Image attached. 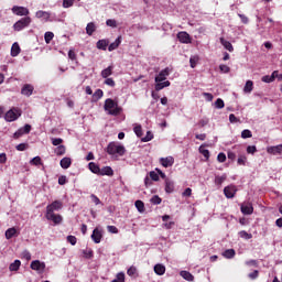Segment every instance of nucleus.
<instances>
[{
  "instance_id": "nucleus-1",
  "label": "nucleus",
  "mask_w": 282,
  "mask_h": 282,
  "mask_svg": "<svg viewBox=\"0 0 282 282\" xmlns=\"http://www.w3.org/2000/svg\"><path fill=\"white\" fill-rule=\"evenodd\" d=\"M58 210H63V202L61 200H54L46 206L45 218L47 221H53L54 226L63 224V216L61 214H56Z\"/></svg>"
},
{
  "instance_id": "nucleus-2",
  "label": "nucleus",
  "mask_w": 282,
  "mask_h": 282,
  "mask_svg": "<svg viewBox=\"0 0 282 282\" xmlns=\"http://www.w3.org/2000/svg\"><path fill=\"white\" fill-rule=\"evenodd\" d=\"M171 75V68L165 67L162 69L154 78V89L155 91H162L165 87H171V82L166 80L169 76Z\"/></svg>"
},
{
  "instance_id": "nucleus-3",
  "label": "nucleus",
  "mask_w": 282,
  "mask_h": 282,
  "mask_svg": "<svg viewBox=\"0 0 282 282\" xmlns=\"http://www.w3.org/2000/svg\"><path fill=\"white\" fill-rule=\"evenodd\" d=\"M108 155H117L118 158H122L127 153V149L119 142H110L107 147Z\"/></svg>"
},
{
  "instance_id": "nucleus-4",
  "label": "nucleus",
  "mask_w": 282,
  "mask_h": 282,
  "mask_svg": "<svg viewBox=\"0 0 282 282\" xmlns=\"http://www.w3.org/2000/svg\"><path fill=\"white\" fill-rule=\"evenodd\" d=\"M104 109L105 111H108L109 116H120L122 112V108H120L118 102L113 101L111 98L106 99Z\"/></svg>"
},
{
  "instance_id": "nucleus-5",
  "label": "nucleus",
  "mask_w": 282,
  "mask_h": 282,
  "mask_svg": "<svg viewBox=\"0 0 282 282\" xmlns=\"http://www.w3.org/2000/svg\"><path fill=\"white\" fill-rule=\"evenodd\" d=\"M20 116H22L21 109L12 107L10 110L6 112L4 120L6 122H15V120H19Z\"/></svg>"
},
{
  "instance_id": "nucleus-6",
  "label": "nucleus",
  "mask_w": 282,
  "mask_h": 282,
  "mask_svg": "<svg viewBox=\"0 0 282 282\" xmlns=\"http://www.w3.org/2000/svg\"><path fill=\"white\" fill-rule=\"evenodd\" d=\"M30 23H32L31 17L22 18L13 24V30L15 32H21V30H25V28H30Z\"/></svg>"
},
{
  "instance_id": "nucleus-7",
  "label": "nucleus",
  "mask_w": 282,
  "mask_h": 282,
  "mask_svg": "<svg viewBox=\"0 0 282 282\" xmlns=\"http://www.w3.org/2000/svg\"><path fill=\"white\" fill-rule=\"evenodd\" d=\"M36 19H44V21H56V13L40 10L35 13Z\"/></svg>"
},
{
  "instance_id": "nucleus-8",
  "label": "nucleus",
  "mask_w": 282,
  "mask_h": 282,
  "mask_svg": "<svg viewBox=\"0 0 282 282\" xmlns=\"http://www.w3.org/2000/svg\"><path fill=\"white\" fill-rule=\"evenodd\" d=\"M17 17H28L30 14V9L25 7L13 6L11 9Z\"/></svg>"
},
{
  "instance_id": "nucleus-9",
  "label": "nucleus",
  "mask_w": 282,
  "mask_h": 282,
  "mask_svg": "<svg viewBox=\"0 0 282 282\" xmlns=\"http://www.w3.org/2000/svg\"><path fill=\"white\" fill-rule=\"evenodd\" d=\"M224 194L227 199H232L235 195L237 194V186L235 185H228L224 188Z\"/></svg>"
},
{
  "instance_id": "nucleus-10",
  "label": "nucleus",
  "mask_w": 282,
  "mask_h": 282,
  "mask_svg": "<svg viewBox=\"0 0 282 282\" xmlns=\"http://www.w3.org/2000/svg\"><path fill=\"white\" fill-rule=\"evenodd\" d=\"M240 210L242 215H252V213H254V207H252V203L247 202L240 205Z\"/></svg>"
},
{
  "instance_id": "nucleus-11",
  "label": "nucleus",
  "mask_w": 282,
  "mask_h": 282,
  "mask_svg": "<svg viewBox=\"0 0 282 282\" xmlns=\"http://www.w3.org/2000/svg\"><path fill=\"white\" fill-rule=\"evenodd\" d=\"M159 162L161 165H163L164 169H170V166H173L175 164V158L173 156L161 158Z\"/></svg>"
},
{
  "instance_id": "nucleus-12",
  "label": "nucleus",
  "mask_w": 282,
  "mask_h": 282,
  "mask_svg": "<svg viewBox=\"0 0 282 282\" xmlns=\"http://www.w3.org/2000/svg\"><path fill=\"white\" fill-rule=\"evenodd\" d=\"M267 153H269V155H281L282 154V144L268 147Z\"/></svg>"
},
{
  "instance_id": "nucleus-13",
  "label": "nucleus",
  "mask_w": 282,
  "mask_h": 282,
  "mask_svg": "<svg viewBox=\"0 0 282 282\" xmlns=\"http://www.w3.org/2000/svg\"><path fill=\"white\" fill-rule=\"evenodd\" d=\"M31 270H35V272H44L45 271V262H40L39 260L32 261Z\"/></svg>"
},
{
  "instance_id": "nucleus-14",
  "label": "nucleus",
  "mask_w": 282,
  "mask_h": 282,
  "mask_svg": "<svg viewBox=\"0 0 282 282\" xmlns=\"http://www.w3.org/2000/svg\"><path fill=\"white\" fill-rule=\"evenodd\" d=\"M91 239H93L94 243H100V241H102V230H100L98 227H96L93 230Z\"/></svg>"
},
{
  "instance_id": "nucleus-15",
  "label": "nucleus",
  "mask_w": 282,
  "mask_h": 282,
  "mask_svg": "<svg viewBox=\"0 0 282 282\" xmlns=\"http://www.w3.org/2000/svg\"><path fill=\"white\" fill-rule=\"evenodd\" d=\"M177 39H178L180 43H185V44L191 43V35L185 31L178 32Z\"/></svg>"
},
{
  "instance_id": "nucleus-16",
  "label": "nucleus",
  "mask_w": 282,
  "mask_h": 282,
  "mask_svg": "<svg viewBox=\"0 0 282 282\" xmlns=\"http://www.w3.org/2000/svg\"><path fill=\"white\" fill-rule=\"evenodd\" d=\"M169 219H171L170 215L162 216V221H164V224L162 226H163V228H165V230H171V228H173V226H175V221H169Z\"/></svg>"
},
{
  "instance_id": "nucleus-17",
  "label": "nucleus",
  "mask_w": 282,
  "mask_h": 282,
  "mask_svg": "<svg viewBox=\"0 0 282 282\" xmlns=\"http://www.w3.org/2000/svg\"><path fill=\"white\" fill-rule=\"evenodd\" d=\"M173 191H175V182H173V180L171 178H165V193H167V195H171Z\"/></svg>"
},
{
  "instance_id": "nucleus-18",
  "label": "nucleus",
  "mask_w": 282,
  "mask_h": 282,
  "mask_svg": "<svg viewBox=\"0 0 282 282\" xmlns=\"http://www.w3.org/2000/svg\"><path fill=\"white\" fill-rule=\"evenodd\" d=\"M34 93V86L26 84L22 87L21 94L22 96H28L30 97Z\"/></svg>"
},
{
  "instance_id": "nucleus-19",
  "label": "nucleus",
  "mask_w": 282,
  "mask_h": 282,
  "mask_svg": "<svg viewBox=\"0 0 282 282\" xmlns=\"http://www.w3.org/2000/svg\"><path fill=\"white\" fill-rule=\"evenodd\" d=\"M98 175H107L108 177L113 176V169L111 166H104L99 167V174Z\"/></svg>"
},
{
  "instance_id": "nucleus-20",
  "label": "nucleus",
  "mask_w": 282,
  "mask_h": 282,
  "mask_svg": "<svg viewBox=\"0 0 282 282\" xmlns=\"http://www.w3.org/2000/svg\"><path fill=\"white\" fill-rule=\"evenodd\" d=\"M120 43H122V36H118L115 42H112L111 44H109L108 46V51L109 52H113V50H118V47H120Z\"/></svg>"
},
{
  "instance_id": "nucleus-21",
  "label": "nucleus",
  "mask_w": 282,
  "mask_h": 282,
  "mask_svg": "<svg viewBox=\"0 0 282 282\" xmlns=\"http://www.w3.org/2000/svg\"><path fill=\"white\" fill-rule=\"evenodd\" d=\"M220 44L227 50L228 52H235V47L232 46V43H230L228 40L220 37Z\"/></svg>"
},
{
  "instance_id": "nucleus-22",
  "label": "nucleus",
  "mask_w": 282,
  "mask_h": 282,
  "mask_svg": "<svg viewBox=\"0 0 282 282\" xmlns=\"http://www.w3.org/2000/svg\"><path fill=\"white\" fill-rule=\"evenodd\" d=\"M113 74V66L110 65L100 73L101 78H109Z\"/></svg>"
},
{
  "instance_id": "nucleus-23",
  "label": "nucleus",
  "mask_w": 282,
  "mask_h": 282,
  "mask_svg": "<svg viewBox=\"0 0 282 282\" xmlns=\"http://www.w3.org/2000/svg\"><path fill=\"white\" fill-rule=\"evenodd\" d=\"M180 275L182 276V279H184L185 281H195V276L193 275V273L188 272V271H181Z\"/></svg>"
},
{
  "instance_id": "nucleus-24",
  "label": "nucleus",
  "mask_w": 282,
  "mask_h": 282,
  "mask_svg": "<svg viewBox=\"0 0 282 282\" xmlns=\"http://www.w3.org/2000/svg\"><path fill=\"white\" fill-rule=\"evenodd\" d=\"M88 169L95 175H99V173H100V166L98 164H96L95 162H90L88 164Z\"/></svg>"
},
{
  "instance_id": "nucleus-25",
  "label": "nucleus",
  "mask_w": 282,
  "mask_h": 282,
  "mask_svg": "<svg viewBox=\"0 0 282 282\" xmlns=\"http://www.w3.org/2000/svg\"><path fill=\"white\" fill-rule=\"evenodd\" d=\"M154 272L159 276H162L166 272V267H164L163 264H155L154 265Z\"/></svg>"
},
{
  "instance_id": "nucleus-26",
  "label": "nucleus",
  "mask_w": 282,
  "mask_h": 282,
  "mask_svg": "<svg viewBox=\"0 0 282 282\" xmlns=\"http://www.w3.org/2000/svg\"><path fill=\"white\" fill-rule=\"evenodd\" d=\"M253 89H254V83H252V80H247L243 87L245 94H252Z\"/></svg>"
},
{
  "instance_id": "nucleus-27",
  "label": "nucleus",
  "mask_w": 282,
  "mask_h": 282,
  "mask_svg": "<svg viewBox=\"0 0 282 282\" xmlns=\"http://www.w3.org/2000/svg\"><path fill=\"white\" fill-rule=\"evenodd\" d=\"M62 169H69L72 166V159L70 158H63L59 162Z\"/></svg>"
},
{
  "instance_id": "nucleus-28",
  "label": "nucleus",
  "mask_w": 282,
  "mask_h": 282,
  "mask_svg": "<svg viewBox=\"0 0 282 282\" xmlns=\"http://www.w3.org/2000/svg\"><path fill=\"white\" fill-rule=\"evenodd\" d=\"M108 46H109V40H99L97 42V50L106 51Z\"/></svg>"
},
{
  "instance_id": "nucleus-29",
  "label": "nucleus",
  "mask_w": 282,
  "mask_h": 282,
  "mask_svg": "<svg viewBox=\"0 0 282 282\" xmlns=\"http://www.w3.org/2000/svg\"><path fill=\"white\" fill-rule=\"evenodd\" d=\"M6 239H12L13 237H17V228L12 227L6 230Z\"/></svg>"
},
{
  "instance_id": "nucleus-30",
  "label": "nucleus",
  "mask_w": 282,
  "mask_h": 282,
  "mask_svg": "<svg viewBox=\"0 0 282 282\" xmlns=\"http://www.w3.org/2000/svg\"><path fill=\"white\" fill-rule=\"evenodd\" d=\"M18 54H21V46H19V43H13L11 47V56L15 57Z\"/></svg>"
},
{
  "instance_id": "nucleus-31",
  "label": "nucleus",
  "mask_w": 282,
  "mask_h": 282,
  "mask_svg": "<svg viewBox=\"0 0 282 282\" xmlns=\"http://www.w3.org/2000/svg\"><path fill=\"white\" fill-rule=\"evenodd\" d=\"M235 254H237L235 249H227L223 252V257H225V259H235Z\"/></svg>"
},
{
  "instance_id": "nucleus-32",
  "label": "nucleus",
  "mask_w": 282,
  "mask_h": 282,
  "mask_svg": "<svg viewBox=\"0 0 282 282\" xmlns=\"http://www.w3.org/2000/svg\"><path fill=\"white\" fill-rule=\"evenodd\" d=\"M95 31H96V23L89 22L86 26V34H88V36H91Z\"/></svg>"
},
{
  "instance_id": "nucleus-33",
  "label": "nucleus",
  "mask_w": 282,
  "mask_h": 282,
  "mask_svg": "<svg viewBox=\"0 0 282 282\" xmlns=\"http://www.w3.org/2000/svg\"><path fill=\"white\" fill-rule=\"evenodd\" d=\"M20 268H21V260H14V262L9 265L10 272H17Z\"/></svg>"
},
{
  "instance_id": "nucleus-34",
  "label": "nucleus",
  "mask_w": 282,
  "mask_h": 282,
  "mask_svg": "<svg viewBox=\"0 0 282 282\" xmlns=\"http://www.w3.org/2000/svg\"><path fill=\"white\" fill-rule=\"evenodd\" d=\"M227 175L226 174H223L221 176L217 175L215 176V184L216 186H221L225 182V180H227Z\"/></svg>"
},
{
  "instance_id": "nucleus-35",
  "label": "nucleus",
  "mask_w": 282,
  "mask_h": 282,
  "mask_svg": "<svg viewBox=\"0 0 282 282\" xmlns=\"http://www.w3.org/2000/svg\"><path fill=\"white\" fill-rule=\"evenodd\" d=\"M197 63H199V56H197V55L191 56L189 65H191L192 69H195L197 67Z\"/></svg>"
},
{
  "instance_id": "nucleus-36",
  "label": "nucleus",
  "mask_w": 282,
  "mask_h": 282,
  "mask_svg": "<svg viewBox=\"0 0 282 282\" xmlns=\"http://www.w3.org/2000/svg\"><path fill=\"white\" fill-rule=\"evenodd\" d=\"M199 153L203 154V156L205 158V160H209L210 158V151L206 150L204 148V145H200L199 149H198Z\"/></svg>"
},
{
  "instance_id": "nucleus-37",
  "label": "nucleus",
  "mask_w": 282,
  "mask_h": 282,
  "mask_svg": "<svg viewBox=\"0 0 282 282\" xmlns=\"http://www.w3.org/2000/svg\"><path fill=\"white\" fill-rule=\"evenodd\" d=\"M127 274H128V276H132V278H135V276H138V268H135V267H130L129 269H128V271H127Z\"/></svg>"
},
{
  "instance_id": "nucleus-38",
  "label": "nucleus",
  "mask_w": 282,
  "mask_h": 282,
  "mask_svg": "<svg viewBox=\"0 0 282 282\" xmlns=\"http://www.w3.org/2000/svg\"><path fill=\"white\" fill-rule=\"evenodd\" d=\"M134 206L139 213H144V202L135 200Z\"/></svg>"
},
{
  "instance_id": "nucleus-39",
  "label": "nucleus",
  "mask_w": 282,
  "mask_h": 282,
  "mask_svg": "<svg viewBox=\"0 0 282 282\" xmlns=\"http://www.w3.org/2000/svg\"><path fill=\"white\" fill-rule=\"evenodd\" d=\"M84 259H93L94 258V250L85 249L83 250Z\"/></svg>"
},
{
  "instance_id": "nucleus-40",
  "label": "nucleus",
  "mask_w": 282,
  "mask_h": 282,
  "mask_svg": "<svg viewBox=\"0 0 282 282\" xmlns=\"http://www.w3.org/2000/svg\"><path fill=\"white\" fill-rule=\"evenodd\" d=\"M66 148L65 145H57L55 149L56 155H65Z\"/></svg>"
},
{
  "instance_id": "nucleus-41",
  "label": "nucleus",
  "mask_w": 282,
  "mask_h": 282,
  "mask_svg": "<svg viewBox=\"0 0 282 282\" xmlns=\"http://www.w3.org/2000/svg\"><path fill=\"white\" fill-rule=\"evenodd\" d=\"M133 131H134L137 138H142V126L141 124H135L133 128Z\"/></svg>"
},
{
  "instance_id": "nucleus-42",
  "label": "nucleus",
  "mask_w": 282,
  "mask_h": 282,
  "mask_svg": "<svg viewBox=\"0 0 282 282\" xmlns=\"http://www.w3.org/2000/svg\"><path fill=\"white\" fill-rule=\"evenodd\" d=\"M153 140V132L148 131L147 134L141 138V142H151Z\"/></svg>"
},
{
  "instance_id": "nucleus-43",
  "label": "nucleus",
  "mask_w": 282,
  "mask_h": 282,
  "mask_svg": "<svg viewBox=\"0 0 282 282\" xmlns=\"http://www.w3.org/2000/svg\"><path fill=\"white\" fill-rule=\"evenodd\" d=\"M151 204H153L154 206H159V204H162V198L158 195L152 196V198L150 199Z\"/></svg>"
},
{
  "instance_id": "nucleus-44",
  "label": "nucleus",
  "mask_w": 282,
  "mask_h": 282,
  "mask_svg": "<svg viewBox=\"0 0 282 282\" xmlns=\"http://www.w3.org/2000/svg\"><path fill=\"white\" fill-rule=\"evenodd\" d=\"M30 164H32L33 166H41V164H43V162L41 161V156H35L30 161Z\"/></svg>"
},
{
  "instance_id": "nucleus-45",
  "label": "nucleus",
  "mask_w": 282,
  "mask_h": 282,
  "mask_svg": "<svg viewBox=\"0 0 282 282\" xmlns=\"http://www.w3.org/2000/svg\"><path fill=\"white\" fill-rule=\"evenodd\" d=\"M245 264L249 268H259V261L257 260H247Z\"/></svg>"
},
{
  "instance_id": "nucleus-46",
  "label": "nucleus",
  "mask_w": 282,
  "mask_h": 282,
  "mask_svg": "<svg viewBox=\"0 0 282 282\" xmlns=\"http://www.w3.org/2000/svg\"><path fill=\"white\" fill-rule=\"evenodd\" d=\"M219 70L221 72V74H230V67L226 64H220Z\"/></svg>"
},
{
  "instance_id": "nucleus-47",
  "label": "nucleus",
  "mask_w": 282,
  "mask_h": 282,
  "mask_svg": "<svg viewBox=\"0 0 282 282\" xmlns=\"http://www.w3.org/2000/svg\"><path fill=\"white\" fill-rule=\"evenodd\" d=\"M246 162H248V158H246V155H240L237 160L239 166H246Z\"/></svg>"
},
{
  "instance_id": "nucleus-48",
  "label": "nucleus",
  "mask_w": 282,
  "mask_h": 282,
  "mask_svg": "<svg viewBox=\"0 0 282 282\" xmlns=\"http://www.w3.org/2000/svg\"><path fill=\"white\" fill-rule=\"evenodd\" d=\"M241 138L243 140H247V138H252V131H250L249 129L242 130Z\"/></svg>"
},
{
  "instance_id": "nucleus-49",
  "label": "nucleus",
  "mask_w": 282,
  "mask_h": 282,
  "mask_svg": "<svg viewBox=\"0 0 282 282\" xmlns=\"http://www.w3.org/2000/svg\"><path fill=\"white\" fill-rule=\"evenodd\" d=\"M248 279H250L251 281H256V279H259V270H253L251 273H249Z\"/></svg>"
},
{
  "instance_id": "nucleus-50",
  "label": "nucleus",
  "mask_w": 282,
  "mask_h": 282,
  "mask_svg": "<svg viewBox=\"0 0 282 282\" xmlns=\"http://www.w3.org/2000/svg\"><path fill=\"white\" fill-rule=\"evenodd\" d=\"M66 241L70 243V246H76L78 239L76 238V236H67Z\"/></svg>"
},
{
  "instance_id": "nucleus-51",
  "label": "nucleus",
  "mask_w": 282,
  "mask_h": 282,
  "mask_svg": "<svg viewBox=\"0 0 282 282\" xmlns=\"http://www.w3.org/2000/svg\"><path fill=\"white\" fill-rule=\"evenodd\" d=\"M150 178L152 180V182H160V174H158L155 171H151Z\"/></svg>"
},
{
  "instance_id": "nucleus-52",
  "label": "nucleus",
  "mask_w": 282,
  "mask_h": 282,
  "mask_svg": "<svg viewBox=\"0 0 282 282\" xmlns=\"http://www.w3.org/2000/svg\"><path fill=\"white\" fill-rule=\"evenodd\" d=\"M52 39H54V33H52V32H46L45 34H44V40H45V43H51L52 42Z\"/></svg>"
},
{
  "instance_id": "nucleus-53",
  "label": "nucleus",
  "mask_w": 282,
  "mask_h": 282,
  "mask_svg": "<svg viewBox=\"0 0 282 282\" xmlns=\"http://www.w3.org/2000/svg\"><path fill=\"white\" fill-rule=\"evenodd\" d=\"M106 25H108V28H118V22L113 19H108Z\"/></svg>"
},
{
  "instance_id": "nucleus-54",
  "label": "nucleus",
  "mask_w": 282,
  "mask_h": 282,
  "mask_svg": "<svg viewBox=\"0 0 282 282\" xmlns=\"http://www.w3.org/2000/svg\"><path fill=\"white\" fill-rule=\"evenodd\" d=\"M51 141H52L53 147H61L63 139L62 138H52Z\"/></svg>"
},
{
  "instance_id": "nucleus-55",
  "label": "nucleus",
  "mask_w": 282,
  "mask_h": 282,
  "mask_svg": "<svg viewBox=\"0 0 282 282\" xmlns=\"http://www.w3.org/2000/svg\"><path fill=\"white\" fill-rule=\"evenodd\" d=\"M94 98H96L97 100H100V98H102V96H105V93L102 91V89H97L95 93H94Z\"/></svg>"
},
{
  "instance_id": "nucleus-56",
  "label": "nucleus",
  "mask_w": 282,
  "mask_h": 282,
  "mask_svg": "<svg viewBox=\"0 0 282 282\" xmlns=\"http://www.w3.org/2000/svg\"><path fill=\"white\" fill-rule=\"evenodd\" d=\"M215 107H216V109H224V107H225L224 100L221 98H218L215 101Z\"/></svg>"
},
{
  "instance_id": "nucleus-57",
  "label": "nucleus",
  "mask_w": 282,
  "mask_h": 282,
  "mask_svg": "<svg viewBox=\"0 0 282 282\" xmlns=\"http://www.w3.org/2000/svg\"><path fill=\"white\" fill-rule=\"evenodd\" d=\"M105 85H108V87H116V82L113 80V78H109L107 77L104 82Z\"/></svg>"
},
{
  "instance_id": "nucleus-58",
  "label": "nucleus",
  "mask_w": 282,
  "mask_h": 282,
  "mask_svg": "<svg viewBox=\"0 0 282 282\" xmlns=\"http://www.w3.org/2000/svg\"><path fill=\"white\" fill-rule=\"evenodd\" d=\"M261 80L262 83H274V77H271V75H264Z\"/></svg>"
},
{
  "instance_id": "nucleus-59",
  "label": "nucleus",
  "mask_w": 282,
  "mask_h": 282,
  "mask_svg": "<svg viewBox=\"0 0 282 282\" xmlns=\"http://www.w3.org/2000/svg\"><path fill=\"white\" fill-rule=\"evenodd\" d=\"M22 130V133L28 134L30 131H32V126L25 124L24 127L20 128Z\"/></svg>"
},
{
  "instance_id": "nucleus-60",
  "label": "nucleus",
  "mask_w": 282,
  "mask_h": 282,
  "mask_svg": "<svg viewBox=\"0 0 282 282\" xmlns=\"http://www.w3.org/2000/svg\"><path fill=\"white\" fill-rule=\"evenodd\" d=\"M58 184H59V186H65V184H67V176H65V175L59 176Z\"/></svg>"
},
{
  "instance_id": "nucleus-61",
  "label": "nucleus",
  "mask_w": 282,
  "mask_h": 282,
  "mask_svg": "<svg viewBox=\"0 0 282 282\" xmlns=\"http://www.w3.org/2000/svg\"><path fill=\"white\" fill-rule=\"evenodd\" d=\"M229 122H231V124H237V122H240V120L234 113H231L229 115Z\"/></svg>"
},
{
  "instance_id": "nucleus-62",
  "label": "nucleus",
  "mask_w": 282,
  "mask_h": 282,
  "mask_svg": "<svg viewBox=\"0 0 282 282\" xmlns=\"http://www.w3.org/2000/svg\"><path fill=\"white\" fill-rule=\"evenodd\" d=\"M115 281L117 282H124V272H120L116 275Z\"/></svg>"
},
{
  "instance_id": "nucleus-63",
  "label": "nucleus",
  "mask_w": 282,
  "mask_h": 282,
  "mask_svg": "<svg viewBox=\"0 0 282 282\" xmlns=\"http://www.w3.org/2000/svg\"><path fill=\"white\" fill-rule=\"evenodd\" d=\"M17 151H26L28 143H20L15 147Z\"/></svg>"
},
{
  "instance_id": "nucleus-64",
  "label": "nucleus",
  "mask_w": 282,
  "mask_h": 282,
  "mask_svg": "<svg viewBox=\"0 0 282 282\" xmlns=\"http://www.w3.org/2000/svg\"><path fill=\"white\" fill-rule=\"evenodd\" d=\"M74 0H63V8H72Z\"/></svg>"
}]
</instances>
